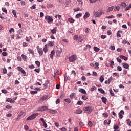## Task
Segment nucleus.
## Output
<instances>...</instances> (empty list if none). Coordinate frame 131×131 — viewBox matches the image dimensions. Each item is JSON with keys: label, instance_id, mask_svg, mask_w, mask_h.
Instances as JSON below:
<instances>
[{"label": "nucleus", "instance_id": "nucleus-1", "mask_svg": "<svg viewBox=\"0 0 131 131\" xmlns=\"http://www.w3.org/2000/svg\"><path fill=\"white\" fill-rule=\"evenodd\" d=\"M38 113L33 114L31 116H29L27 118L26 120H33V119H35V118H36V117L38 116Z\"/></svg>", "mask_w": 131, "mask_h": 131}, {"label": "nucleus", "instance_id": "nucleus-2", "mask_svg": "<svg viewBox=\"0 0 131 131\" xmlns=\"http://www.w3.org/2000/svg\"><path fill=\"white\" fill-rule=\"evenodd\" d=\"M83 110L87 112V113H88L89 114H90V113L92 112L93 110L92 109L91 106H85L83 108Z\"/></svg>", "mask_w": 131, "mask_h": 131}, {"label": "nucleus", "instance_id": "nucleus-3", "mask_svg": "<svg viewBox=\"0 0 131 131\" xmlns=\"http://www.w3.org/2000/svg\"><path fill=\"white\" fill-rule=\"evenodd\" d=\"M45 20L47 21L48 23H51V22H53L54 21L53 17L49 15H46L45 16Z\"/></svg>", "mask_w": 131, "mask_h": 131}, {"label": "nucleus", "instance_id": "nucleus-4", "mask_svg": "<svg viewBox=\"0 0 131 131\" xmlns=\"http://www.w3.org/2000/svg\"><path fill=\"white\" fill-rule=\"evenodd\" d=\"M69 59L70 62H74V61H75V60L77 59V56L75 55H72L69 57Z\"/></svg>", "mask_w": 131, "mask_h": 131}, {"label": "nucleus", "instance_id": "nucleus-5", "mask_svg": "<svg viewBox=\"0 0 131 131\" xmlns=\"http://www.w3.org/2000/svg\"><path fill=\"white\" fill-rule=\"evenodd\" d=\"M36 49L38 53L39 54V56H42V55H43V50H42V48H40L39 46H37Z\"/></svg>", "mask_w": 131, "mask_h": 131}, {"label": "nucleus", "instance_id": "nucleus-6", "mask_svg": "<svg viewBox=\"0 0 131 131\" xmlns=\"http://www.w3.org/2000/svg\"><path fill=\"white\" fill-rule=\"evenodd\" d=\"M40 121L43 123V126H44L45 128H47L48 127V124L45 122V119L40 118Z\"/></svg>", "mask_w": 131, "mask_h": 131}, {"label": "nucleus", "instance_id": "nucleus-7", "mask_svg": "<svg viewBox=\"0 0 131 131\" xmlns=\"http://www.w3.org/2000/svg\"><path fill=\"white\" fill-rule=\"evenodd\" d=\"M48 109V107L46 106H41L39 107L38 110L39 111H41L42 112L43 111H46Z\"/></svg>", "mask_w": 131, "mask_h": 131}, {"label": "nucleus", "instance_id": "nucleus-8", "mask_svg": "<svg viewBox=\"0 0 131 131\" xmlns=\"http://www.w3.org/2000/svg\"><path fill=\"white\" fill-rule=\"evenodd\" d=\"M122 114H124V111L121 110L120 113H119V117L120 119H122L123 116Z\"/></svg>", "mask_w": 131, "mask_h": 131}, {"label": "nucleus", "instance_id": "nucleus-9", "mask_svg": "<svg viewBox=\"0 0 131 131\" xmlns=\"http://www.w3.org/2000/svg\"><path fill=\"white\" fill-rule=\"evenodd\" d=\"M59 74H60V72L59 71V70H57L56 72L54 71V79H56V78L58 77V75H59Z\"/></svg>", "mask_w": 131, "mask_h": 131}, {"label": "nucleus", "instance_id": "nucleus-10", "mask_svg": "<svg viewBox=\"0 0 131 131\" xmlns=\"http://www.w3.org/2000/svg\"><path fill=\"white\" fill-rule=\"evenodd\" d=\"M102 14H103V12H96L94 13V16H95V18H98V17H100Z\"/></svg>", "mask_w": 131, "mask_h": 131}, {"label": "nucleus", "instance_id": "nucleus-11", "mask_svg": "<svg viewBox=\"0 0 131 131\" xmlns=\"http://www.w3.org/2000/svg\"><path fill=\"white\" fill-rule=\"evenodd\" d=\"M74 113L75 114H81V113H82V110L81 109H77V110L74 111Z\"/></svg>", "mask_w": 131, "mask_h": 131}, {"label": "nucleus", "instance_id": "nucleus-12", "mask_svg": "<svg viewBox=\"0 0 131 131\" xmlns=\"http://www.w3.org/2000/svg\"><path fill=\"white\" fill-rule=\"evenodd\" d=\"M62 49L59 48L56 51V55H57V56H60V55L62 54Z\"/></svg>", "mask_w": 131, "mask_h": 131}, {"label": "nucleus", "instance_id": "nucleus-13", "mask_svg": "<svg viewBox=\"0 0 131 131\" xmlns=\"http://www.w3.org/2000/svg\"><path fill=\"white\" fill-rule=\"evenodd\" d=\"M48 95H44L43 97L40 98V101H41V102H43V101H46V100H47V99H48Z\"/></svg>", "mask_w": 131, "mask_h": 131}, {"label": "nucleus", "instance_id": "nucleus-14", "mask_svg": "<svg viewBox=\"0 0 131 131\" xmlns=\"http://www.w3.org/2000/svg\"><path fill=\"white\" fill-rule=\"evenodd\" d=\"M122 66L124 67V68H125V69H128L129 68V65L127 64V63H123L122 64Z\"/></svg>", "mask_w": 131, "mask_h": 131}, {"label": "nucleus", "instance_id": "nucleus-15", "mask_svg": "<svg viewBox=\"0 0 131 131\" xmlns=\"http://www.w3.org/2000/svg\"><path fill=\"white\" fill-rule=\"evenodd\" d=\"M79 92H80V93H82V94H84V95H86V91H85V90L83 89L80 88L79 89Z\"/></svg>", "mask_w": 131, "mask_h": 131}, {"label": "nucleus", "instance_id": "nucleus-16", "mask_svg": "<svg viewBox=\"0 0 131 131\" xmlns=\"http://www.w3.org/2000/svg\"><path fill=\"white\" fill-rule=\"evenodd\" d=\"M90 17V13L89 12H86L83 16V19L84 20H85V19H88Z\"/></svg>", "mask_w": 131, "mask_h": 131}, {"label": "nucleus", "instance_id": "nucleus-17", "mask_svg": "<svg viewBox=\"0 0 131 131\" xmlns=\"http://www.w3.org/2000/svg\"><path fill=\"white\" fill-rule=\"evenodd\" d=\"M101 101L104 104H107V98L105 97H102L101 98Z\"/></svg>", "mask_w": 131, "mask_h": 131}, {"label": "nucleus", "instance_id": "nucleus-18", "mask_svg": "<svg viewBox=\"0 0 131 131\" xmlns=\"http://www.w3.org/2000/svg\"><path fill=\"white\" fill-rule=\"evenodd\" d=\"M119 57L122 60H124V61H127L128 58L126 56H123V55H120Z\"/></svg>", "mask_w": 131, "mask_h": 131}, {"label": "nucleus", "instance_id": "nucleus-19", "mask_svg": "<svg viewBox=\"0 0 131 131\" xmlns=\"http://www.w3.org/2000/svg\"><path fill=\"white\" fill-rule=\"evenodd\" d=\"M55 55V51L52 50L51 52V54H50V58L51 59H53V58H54V55Z\"/></svg>", "mask_w": 131, "mask_h": 131}, {"label": "nucleus", "instance_id": "nucleus-20", "mask_svg": "<svg viewBox=\"0 0 131 131\" xmlns=\"http://www.w3.org/2000/svg\"><path fill=\"white\" fill-rule=\"evenodd\" d=\"M82 40H83V39H82V37H81V36H79V37H78V40L77 41V42H81Z\"/></svg>", "mask_w": 131, "mask_h": 131}, {"label": "nucleus", "instance_id": "nucleus-21", "mask_svg": "<svg viewBox=\"0 0 131 131\" xmlns=\"http://www.w3.org/2000/svg\"><path fill=\"white\" fill-rule=\"evenodd\" d=\"M122 32V31H118L117 33V37L119 38V37H121V35H120V34L119 33H121Z\"/></svg>", "mask_w": 131, "mask_h": 131}, {"label": "nucleus", "instance_id": "nucleus-22", "mask_svg": "<svg viewBox=\"0 0 131 131\" xmlns=\"http://www.w3.org/2000/svg\"><path fill=\"white\" fill-rule=\"evenodd\" d=\"M6 102H9V103H14L15 102V100H14L11 98H8L6 100Z\"/></svg>", "mask_w": 131, "mask_h": 131}, {"label": "nucleus", "instance_id": "nucleus-23", "mask_svg": "<svg viewBox=\"0 0 131 131\" xmlns=\"http://www.w3.org/2000/svg\"><path fill=\"white\" fill-rule=\"evenodd\" d=\"M113 9H114V6L110 7L108 8L107 12L109 13L110 12H112L113 11Z\"/></svg>", "mask_w": 131, "mask_h": 131}, {"label": "nucleus", "instance_id": "nucleus-24", "mask_svg": "<svg viewBox=\"0 0 131 131\" xmlns=\"http://www.w3.org/2000/svg\"><path fill=\"white\" fill-rule=\"evenodd\" d=\"M12 13L14 15L15 18H17V11H16V10H13Z\"/></svg>", "mask_w": 131, "mask_h": 131}, {"label": "nucleus", "instance_id": "nucleus-25", "mask_svg": "<svg viewBox=\"0 0 131 131\" xmlns=\"http://www.w3.org/2000/svg\"><path fill=\"white\" fill-rule=\"evenodd\" d=\"M68 21L69 22H70V23H74V22H75V20H74L73 18H68Z\"/></svg>", "mask_w": 131, "mask_h": 131}, {"label": "nucleus", "instance_id": "nucleus-26", "mask_svg": "<svg viewBox=\"0 0 131 131\" xmlns=\"http://www.w3.org/2000/svg\"><path fill=\"white\" fill-rule=\"evenodd\" d=\"M57 32V27H55L53 29L51 30V33L55 34Z\"/></svg>", "mask_w": 131, "mask_h": 131}, {"label": "nucleus", "instance_id": "nucleus-27", "mask_svg": "<svg viewBox=\"0 0 131 131\" xmlns=\"http://www.w3.org/2000/svg\"><path fill=\"white\" fill-rule=\"evenodd\" d=\"M21 58L24 60V61H26L27 60V56L25 55L24 54L21 55Z\"/></svg>", "mask_w": 131, "mask_h": 131}, {"label": "nucleus", "instance_id": "nucleus-28", "mask_svg": "<svg viewBox=\"0 0 131 131\" xmlns=\"http://www.w3.org/2000/svg\"><path fill=\"white\" fill-rule=\"evenodd\" d=\"M104 79H105L104 78V77H103V76H101L99 78V81L102 83L103 81H104Z\"/></svg>", "mask_w": 131, "mask_h": 131}, {"label": "nucleus", "instance_id": "nucleus-29", "mask_svg": "<svg viewBox=\"0 0 131 131\" xmlns=\"http://www.w3.org/2000/svg\"><path fill=\"white\" fill-rule=\"evenodd\" d=\"M98 91H99L101 94H105V91H104L102 88H98Z\"/></svg>", "mask_w": 131, "mask_h": 131}, {"label": "nucleus", "instance_id": "nucleus-30", "mask_svg": "<svg viewBox=\"0 0 131 131\" xmlns=\"http://www.w3.org/2000/svg\"><path fill=\"white\" fill-rule=\"evenodd\" d=\"M28 51L29 52L30 54H31L32 55H34V51L33 50L31 49H28Z\"/></svg>", "mask_w": 131, "mask_h": 131}, {"label": "nucleus", "instance_id": "nucleus-31", "mask_svg": "<svg viewBox=\"0 0 131 131\" xmlns=\"http://www.w3.org/2000/svg\"><path fill=\"white\" fill-rule=\"evenodd\" d=\"M81 16H82V13H78L77 14L75 17L77 18V19H78V18H80V17H81Z\"/></svg>", "mask_w": 131, "mask_h": 131}, {"label": "nucleus", "instance_id": "nucleus-32", "mask_svg": "<svg viewBox=\"0 0 131 131\" xmlns=\"http://www.w3.org/2000/svg\"><path fill=\"white\" fill-rule=\"evenodd\" d=\"M50 112L52 114L57 113V111L56 110L50 109Z\"/></svg>", "mask_w": 131, "mask_h": 131}, {"label": "nucleus", "instance_id": "nucleus-33", "mask_svg": "<svg viewBox=\"0 0 131 131\" xmlns=\"http://www.w3.org/2000/svg\"><path fill=\"white\" fill-rule=\"evenodd\" d=\"M127 124L129 125V126H131V121L130 119H127Z\"/></svg>", "mask_w": 131, "mask_h": 131}, {"label": "nucleus", "instance_id": "nucleus-34", "mask_svg": "<svg viewBox=\"0 0 131 131\" xmlns=\"http://www.w3.org/2000/svg\"><path fill=\"white\" fill-rule=\"evenodd\" d=\"M2 10L4 13H6V14L8 13V10H7L5 7H3Z\"/></svg>", "mask_w": 131, "mask_h": 131}, {"label": "nucleus", "instance_id": "nucleus-35", "mask_svg": "<svg viewBox=\"0 0 131 131\" xmlns=\"http://www.w3.org/2000/svg\"><path fill=\"white\" fill-rule=\"evenodd\" d=\"M121 7H122L123 8H125V7H126V4H125V3L124 2H122L121 3Z\"/></svg>", "mask_w": 131, "mask_h": 131}, {"label": "nucleus", "instance_id": "nucleus-36", "mask_svg": "<svg viewBox=\"0 0 131 131\" xmlns=\"http://www.w3.org/2000/svg\"><path fill=\"white\" fill-rule=\"evenodd\" d=\"M82 100H84V101H86V100H88V97L85 95L82 96Z\"/></svg>", "mask_w": 131, "mask_h": 131}, {"label": "nucleus", "instance_id": "nucleus-37", "mask_svg": "<svg viewBox=\"0 0 131 131\" xmlns=\"http://www.w3.org/2000/svg\"><path fill=\"white\" fill-rule=\"evenodd\" d=\"M109 49L110 50H111V51H114V50H115V47L113 46H110Z\"/></svg>", "mask_w": 131, "mask_h": 131}, {"label": "nucleus", "instance_id": "nucleus-38", "mask_svg": "<svg viewBox=\"0 0 131 131\" xmlns=\"http://www.w3.org/2000/svg\"><path fill=\"white\" fill-rule=\"evenodd\" d=\"M93 49L95 52H99L100 51V49L97 47H94Z\"/></svg>", "mask_w": 131, "mask_h": 131}, {"label": "nucleus", "instance_id": "nucleus-39", "mask_svg": "<svg viewBox=\"0 0 131 131\" xmlns=\"http://www.w3.org/2000/svg\"><path fill=\"white\" fill-rule=\"evenodd\" d=\"M12 32H15V30L14 29V28H11L10 30H9V33L10 34H12Z\"/></svg>", "mask_w": 131, "mask_h": 131}, {"label": "nucleus", "instance_id": "nucleus-40", "mask_svg": "<svg viewBox=\"0 0 131 131\" xmlns=\"http://www.w3.org/2000/svg\"><path fill=\"white\" fill-rule=\"evenodd\" d=\"M79 125L80 127H82V126H84V123L82 122H80L79 123Z\"/></svg>", "mask_w": 131, "mask_h": 131}, {"label": "nucleus", "instance_id": "nucleus-41", "mask_svg": "<svg viewBox=\"0 0 131 131\" xmlns=\"http://www.w3.org/2000/svg\"><path fill=\"white\" fill-rule=\"evenodd\" d=\"M64 101H65V102H66L67 103H69V104L70 103H71V100H70V99H69V98H68V99H64Z\"/></svg>", "mask_w": 131, "mask_h": 131}, {"label": "nucleus", "instance_id": "nucleus-42", "mask_svg": "<svg viewBox=\"0 0 131 131\" xmlns=\"http://www.w3.org/2000/svg\"><path fill=\"white\" fill-rule=\"evenodd\" d=\"M118 128H119V126H118L117 125L115 124L114 125V130H117L118 129Z\"/></svg>", "mask_w": 131, "mask_h": 131}, {"label": "nucleus", "instance_id": "nucleus-43", "mask_svg": "<svg viewBox=\"0 0 131 131\" xmlns=\"http://www.w3.org/2000/svg\"><path fill=\"white\" fill-rule=\"evenodd\" d=\"M30 94L31 95H35V94H37V91H30Z\"/></svg>", "mask_w": 131, "mask_h": 131}, {"label": "nucleus", "instance_id": "nucleus-44", "mask_svg": "<svg viewBox=\"0 0 131 131\" xmlns=\"http://www.w3.org/2000/svg\"><path fill=\"white\" fill-rule=\"evenodd\" d=\"M110 94L113 97V96H114V93H113V91H112V89H111V88L110 89Z\"/></svg>", "mask_w": 131, "mask_h": 131}, {"label": "nucleus", "instance_id": "nucleus-45", "mask_svg": "<svg viewBox=\"0 0 131 131\" xmlns=\"http://www.w3.org/2000/svg\"><path fill=\"white\" fill-rule=\"evenodd\" d=\"M7 72H8V71L7 70V69L5 68V69H3V74H7Z\"/></svg>", "mask_w": 131, "mask_h": 131}, {"label": "nucleus", "instance_id": "nucleus-46", "mask_svg": "<svg viewBox=\"0 0 131 131\" xmlns=\"http://www.w3.org/2000/svg\"><path fill=\"white\" fill-rule=\"evenodd\" d=\"M88 125L89 126H90V127H92L93 126V123L92 122V121H89L88 122Z\"/></svg>", "mask_w": 131, "mask_h": 131}, {"label": "nucleus", "instance_id": "nucleus-47", "mask_svg": "<svg viewBox=\"0 0 131 131\" xmlns=\"http://www.w3.org/2000/svg\"><path fill=\"white\" fill-rule=\"evenodd\" d=\"M35 64L36 65H37V66H38V67H39V66H40V62H39V61H36Z\"/></svg>", "mask_w": 131, "mask_h": 131}, {"label": "nucleus", "instance_id": "nucleus-48", "mask_svg": "<svg viewBox=\"0 0 131 131\" xmlns=\"http://www.w3.org/2000/svg\"><path fill=\"white\" fill-rule=\"evenodd\" d=\"M31 10H34V9H36V4H34L31 8Z\"/></svg>", "mask_w": 131, "mask_h": 131}, {"label": "nucleus", "instance_id": "nucleus-49", "mask_svg": "<svg viewBox=\"0 0 131 131\" xmlns=\"http://www.w3.org/2000/svg\"><path fill=\"white\" fill-rule=\"evenodd\" d=\"M130 8H131V4H130L128 6H127V7H126L125 10V11H128V10H129V9H130Z\"/></svg>", "mask_w": 131, "mask_h": 131}, {"label": "nucleus", "instance_id": "nucleus-50", "mask_svg": "<svg viewBox=\"0 0 131 131\" xmlns=\"http://www.w3.org/2000/svg\"><path fill=\"white\" fill-rule=\"evenodd\" d=\"M97 90V88L96 86H93V88H91L90 90L92 92H94V91H96Z\"/></svg>", "mask_w": 131, "mask_h": 131}, {"label": "nucleus", "instance_id": "nucleus-51", "mask_svg": "<svg viewBox=\"0 0 131 131\" xmlns=\"http://www.w3.org/2000/svg\"><path fill=\"white\" fill-rule=\"evenodd\" d=\"M110 66H112V67H113V66H114V61H113V60L110 61Z\"/></svg>", "mask_w": 131, "mask_h": 131}, {"label": "nucleus", "instance_id": "nucleus-52", "mask_svg": "<svg viewBox=\"0 0 131 131\" xmlns=\"http://www.w3.org/2000/svg\"><path fill=\"white\" fill-rule=\"evenodd\" d=\"M106 19H111V18H114V16L113 15H111L110 16H107L106 17Z\"/></svg>", "mask_w": 131, "mask_h": 131}, {"label": "nucleus", "instance_id": "nucleus-53", "mask_svg": "<svg viewBox=\"0 0 131 131\" xmlns=\"http://www.w3.org/2000/svg\"><path fill=\"white\" fill-rule=\"evenodd\" d=\"M110 82H111V79H108V80L105 81V84H107V83H110Z\"/></svg>", "mask_w": 131, "mask_h": 131}, {"label": "nucleus", "instance_id": "nucleus-54", "mask_svg": "<svg viewBox=\"0 0 131 131\" xmlns=\"http://www.w3.org/2000/svg\"><path fill=\"white\" fill-rule=\"evenodd\" d=\"M100 37L102 39H105V38H106V37H107V36H106L105 35H102Z\"/></svg>", "mask_w": 131, "mask_h": 131}, {"label": "nucleus", "instance_id": "nucleus-55", "mask_svg": "<svg viewBox=\"0 0 131 131\" xmlns=\"http://www.w3.org/2000/svg\"><path fill=\"white\" fill-rule=\"evenodd\" d=\"M123 74H124V75H126V74H127V70H124L123 72Z\"/></svg>", "mask_w": 131, "mask_h": 131}, {"label": "nucleus", "instance_id": "nucleus-56", "mask_svg": "<svg viewBox=\"0 0 131 131\" xmlns=\"http://www.w3.org/2000/svg\"><path fill=\"white\" fill-rule=\"evenodd\" d=\"M116 59H117V62H118V63H121V62H122V61L119 57H117Z\"/></svg>", "mask_w": 131, "mask_h": 131}, {"label": "nucleus", "instance_id": "nucleus-57", "mask_svg": "<svg viewBox=\"0 0 131 131\" xmlns=\"http://www.w3.org/2000/svg\"><path fill=\"white\" fill-rule=\"evenodd\" d=\"M82 104H83V102L82 101H78L77 102V105H82Z\"/></svg>", "mask_w": 131, "mask_h": 131}, {"label": "nucleus", "instance_id": "nucleus-58", "mask_svg": "<svg viewBox=\"0 0 131 131\" xmlns=\"http://www.w3.org/2000/svg\"><path fill=\"white\" fill-rule=\"evenodd\" d=\"M78 39V36H77V35L74 36V40H76L77 41Z\"/></svg>", "mask_w": 131, "mask_h": 131}, {"label": "nucleus", "instance_id": "nucleus-59", "mask_svg": "<svg viewBox=\"0 0 131 131\" xmlns=\"http://www.w3.org/2000/svg\"><path fill=\"white\" fill-rule=\"evenodd\" d=\"M113 76H117V77H119V75H118L117 73H113Z\"/></svg>", "mask_w": 131, "mask_h": 131}, {"label": "nucleus", "instance_id": "nucleus-60", "mask_svg": "<svg viewBox=\"0 0 131 131\" xmlns=\"http://www.w3.org/2000/svg\"><path fill=\"white\" fill-rule=\"evenodd\" d=\"M56 26H60V25H62V23L60 21H58L56 24Z\"/></svg>", "mask_w": 131, "mask_h": 131}, {"label": "nucleus", "instance_id": "nucleus-61", "mask_svg": "<svg viewBox=\"0 0 131 131\" xmlns=\"http://www.w3.org/2000/svg\"><path fill=\"white\" fill-rule=\"evenodd\" d=\"M60 130H61V131H66V130H67V129H66V128H65V127H62V128H60Z\"/></svg>", "mask_w": 131, "mask_h": 131}, {"label": "nucleus", "instance_id": "nucleus-62", "mask_svg": "<svg viewBox=\"0 0 131 131\" xmlns=\"http://www.w3.org/2000/svg\"><path fill=\"white\" fill-rule=\"evenodd\" d=\"M2 55L4 56H8V53L6 52H3L2 53Z\"/></svg>", "mask_w": 131, "mask_h": 131}, {"label": "nucleus", "instance_id": "nucleus-63", "mask_svg": "<svg viewBox=\"0 0 131 131\" xmlns=\"http://www.w3.org/2000/svg\"><path fill=\"white\" fill-rule=\"evenodd\" d=\"M24 128L25 130H28V129H29V127L27 125L24 126Z\"/></svg>", "mask_w": 131, "mask_h": 131}, {"label": "nucleus", "instance_id": "nucleus-64", "mask_svg": "<svg viewBox=\"0 0 131 131\" xmlns=\"http://www.w3.org/2000/svg\"><path fill=\"white\" fill-rule=\"evenodd\" d=\"M5 108L6 109H11L12 106H11L10 105H6Z\"/></svg>", "mask_w": 131, "mask_h": 131}]
</instances>
